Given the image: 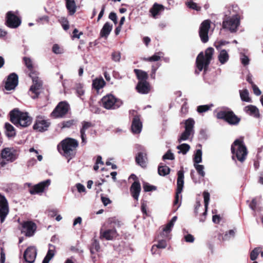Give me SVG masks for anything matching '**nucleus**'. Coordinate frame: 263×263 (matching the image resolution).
<instances>
[{
  "label": "nucleus",
  "instance_id": "obj_1",
  "mask_svg": "<svg viewBox=\"0 0 263 263\" xmlns=\"http://www.w3.org/2000/svg\"><path fill=\"white\" fill-rule=\"evenodd\" d=\"M240 25V15L237 6H232L226 8L224 11L222 28L232 33L237 31Z\"/></svg>",
  "mask_w": 263,
  "mask_h": 263
},
{
  "label": "nucleus",
  "instance_id": "obj_2",
  "mask_svg": "<svg viewBox=\"0 0 263 263\" xmlns=\"http://www.w3.org/2000/svg\"><path fill=\"white\" fill-rule=\"evenodd\" d=\"M78 146L77 140L67 138L61 142L58 146V149L65 157H69L70 159L74 155L76 148Z\"/></svg>",
  "mask_w": 263,
  "mask_h": 263
},
{
  "label": "nucleus",
  "instance_id": "obj_3",
  "mask_svg": "<svg viewBox=\"0 0 263 263\" xmlns=\"http://www.w3.org/2000/svg\"><path fill=\"white\" fill-rule=\"evenodd\" d=\"M231 149L233 160H235L236 158L241 162H243L246 160L248 151L242 140H235L231 145Z\"/></svg>",
  "mask_w": 263,
  "mask_h": 263
},
{
  "label": "nucleus",
  "instance_id": "obj_4",
  "mask_svg": "<svg viewBox=\"0 0 263 263\" xmlns=\"http://www.w3.org/2000/svg\"><path fill=\"white\" fill-rule=\"evenodd\" d=\"M10 121L16 126L27 127L32 122V119L27 112H22L14 109L10 112Z\"/></svg>",
  "mask_w": 263,
  "mask_h": 263
},
{
  "label": "nucleus",
  "instance_id": "obj_5",
  "mask_svg": "<svg viewBox=\"0 0 263 263\" xmlns=\"http://www.w3.org/2000/svg\"><path fill=\"white\" fill-rule=\"evenodd\" d=\"M214 50L212 47L208 48L205 51V55L202 52H201L196 58V66L199 72L201 71L203 69L204 70L206 69L209 65L212 59Z\"/></svg>",
  "mask_w": 263,
  "mask_h": 263
},
{
  "label": "nucleus",
  "instance_id": "obj_6",
  "mask_svg": "<svg viewBox=\"0 0 263 263\" xmlns=\"http://www.w3.org/2000/svg\"><path fill=\"white\" fill-rule=\"evenodd\" d=\"M216 117L223 119L232 125H237L239 124L240 119L235 115L234 112L229 109H226L218 111Z\"/></svg>",
  "mask_w": 263,
  "mask_h": 263
},
{
  "label": "nucleus",
  "instance_id": "obj_7",
  "mask_svg": "<svg viewBox=\"0 0 263 263\" xmlns=\"http://www.w3.org/2000/svg\"><path fill=\"white\" fill-rule=\"evenodd\" d=\"M22 23L21 17L18 11H9L6 15L5 25L9 28L16 29Z\"/></svg>",
  "mask_w": 263,
  "mask_h": 263
},
{
  "label": "nucleus",
  "instance_id": "obj_8",
  "mask_svg": "<svg viewBox=\"0 0 263 263\" xmlns=\"http://www.w3.org/2000/svg\"><path fill=\"white\" fill-rule=\"evenodd\" d=\"M102 106L106 109H116L123 104L122 101L111 94L104 96L101 99Z\"/></svg>",
  "mask_w": 263,
  "mask_h": 263
},
{
  "label": "nucleus",
  "instance_id": "obj_9",
  "mask_svg": "<svg viewBox=\"0 0 263 263\" xmlns=\"http://www.w3.org/2000/svg\"><path fill=\"white\" fill-rule=\"evenodd\" d=\"M185 130L180 135L178 140L179 142L183 141H186L190 139L191 136H193L194 134L195 121L192 118H189L184 121Z\"/></svg>",
  "mask_w": 263,
  "mask_h": 263
},
{
  "label": "nucleus",
  "instance_id": "obj_10",
  "mask_svg": "<svg viewBox=\"0 0 263 263\" xmlns=\"http://www.w3.org/2000/svg\"><path fill=\"white\" fill-rule=\"evenodd\" d=\"M30 77L31 78L33 82V84L30 87V91L34 93L32 98L35 99L40 93V90L42 86V82L34 72H31L30 74Z\"/></svg>",
  "mask_w": 263,
  "mask_h": 263
},
{
  "label": "nucleus",
  "instance_id": "obj_11",
  "mask_svg": "<svg viewBox=\"0 0 263 263\" xmlns=\"http://www.w3.org/2000/svg\"><path fill=\"white\" fill-rule=\"evenodd\" d=\"M129 114L130 116L134 117L131 126L132 132L134 134H139L142 127L140 116L137 115V112L135 110H130Z\"/></svg>",
  "mask_w": 263,
  "mask_h": 263
},
{
  "label": "nucleus",
  "instance_id": "obj_12",
  "mask_svg": "<svg viewBox=\"0 0 263 263\" xmlns=\"http://www.w3.org/2000/svg\"><path fill=\"white\" fill-rule=\"evenodd\" d=\"M69 108V105L66 102H61L53 110L51 115L55 118L62 117L67 114Z\"/></svg>",
  "mask_w": 263,
  "mask_h": 263
},
{
  "label": "nucleus",
  "instance_id": "obj_13",
  "mask_svg": "<svg viewBox=\"0 0 263 263\" xmlns=\"http://www.w3.org/2000/svg\"><path fill=\"white\" fill-rule=\"evenodd\" d=\"M9 212V205L6 197L0 194V222L3 223Z\"/></svg>",
  "mask_w": 263,
  "mask_h": 263
},
{
  "label": "nucleus",
  "instance_id": "obj_14",
  "mask_svg": "<svg viewBox=\"0 0 263 263\" xmlns=\"http://www.w3.org/2000/svg\"><path fill=\"white\" fill-rule=\"evenodd\" d=\"M136 148L141 152H139L137 154L135 160L136 163L140 165L142 167H145L146 166L147 158L146 157V153L144 148L139 145H136Z\"/></svg>",
  "mask_w": 263,
  "mask_h": 263
},
{
  "label": "nucleus",
  "instance_id": "obj_15",
  "mask_svg": "<svg viewBox=\"0 0 263 263\" xmlns=\"http://www.w3.org/2000/svg\"><path fill=\"white\" fill-rule=\"evenodd\" d=\"M210 28V21H204L200 25L199 28V36L201 41L205 43L209 41L208 33Z\"/></svg>",
  "mask_w": 263,
  "mask_h": 263
},
{
  "label": "nucleus",
  "instance_id": "obj_16",
  "mask_svg": "<svg viewBox=\"0 0 263 263\" xmlns=\"http://www.w3.org/2000/svg\"><path fill=\"white\" fill-rule=\"evenodd\" d=\"M51 180L50 179H47L43 181H42L38 184L34 185L32 189L29 191V193L31 195H35L42 193L47 189L50 185Z\"/></svg>",
  "mask_w": 263,
  "mask_h": 263
},
{
  "label": "nucleus",
  "instance_id": "obj_17",
  "mask_svg": "<svg viewBox=\"0 0 263 263\" xmlns=\"http://www.w3.org/2000/svg\"><path fill=\"white\" fill-rule=\"evenodd\" d=\"M1 155L2 158L8 162H12L17 158L15 151L9 147L4 148L1 152Z\"/></svg>",
  "mask_w": 263,
  "mask_h": 263
},
{
  "label": "nucleus",
  "instance_id": "obj_18",
  "mask_svg": "<svg viewBox=\"0 0 263 263\" xmlns=\"http://www.w3.org/2000/svg\"><path fill=\"white\" fill-rule=\"evenodd\" d=\"M22 232L28 237L33 236L36 229V224L31 221L23 222L22 223Z\"/></svg>",
  "mask_w": 263,
  "mask_h": 263
},
{
  "label": "nucleus",
  "instance_id": "obj_19",
  "mask_svg": "<svg viewBox=\"0 0 263 263\" xmlns=\"http://www.w3.org/2000/svg\"><path fill=\"white\" fill-rule=\"evenodd\" d=\"M37 254V251L34 247L30 246L27 248L24 253V258L29 263L34 262Z\"/></svg>",
  "mask_w": 263,
  "mask_h": 263
},
{
  "label": "nucleus",
  "instance_id": "obj_20",
  "mask_svg": "<svg viewBox=\"0 0 263 263\" xmlns=\"http://www.w3.org/2000/svg\"><path fill=\"white\" fill-rule=\"evenodd\" d=\"M50 125V123L44 119L42 117H37L35 123L33 125V129L40 132L47 130Z\"/></svg>",
  "mask_w": 263,
  "mask_h": 263
},
{
  "label": "nucleus",
  "instance_id": "obj_21",
  "mask_svg": "<svg viewBox=\"0 0 263 263\" xmlns=\"http://www.w3.org/2000/svg\"><path fill=\"white\" fill-rule=\"evenodd\" d=\"M18 84V76L15 73H11L5 83V89L7 90L14 89Z\"/></svg>",
  "mask_w": 263,
  "mask_h": 263
},
{
  "label": "nucleus",
  "instance_id": "obj_22",
  "mask_svg": "<svg viewBox=\"0 0 263 263\" xmlns=\"http://www.w3.org/2000/svg\"><path fill=\"white\" fill-rule=\"evenodd\" d=\"M82 128L80 129V134L81 138L82 140L81 143L82 144H85L87 142L86 141V135L85 134V132L89 128L92 127V124L90 122L84 121L82 122Z\"/></svg>",
  "mask_w": 263,
  "mask_h": 263
},
{
  "label": "nucleus",
  "instance_id": "obj_23",
  "mask_svg": "<svg viewBox=\"0 0 263 263\" xmlns=\"http://www.w3.org/2000/svg\"><path fill=\"white\" fill-rule=\"evenodd\" d=\"M136 89L138 92L142 94H147L150 90V85L147 81L139 82Z\"/></svg>",
  "mask_w": 263,
  "mask_h": 263
},
{
  "label": "nucleus",
  "instance_id": "obj_24",
  "mask_svg": "<svg viewBox=\"0 0 263 263\" xmlns=\"http://www.w3.org/2000/svg\"><path fill=\"white\" fill-rule=\"evenodd\" d=\"M117 236V232L115 229H108L104 231L101 230L100 238H105L106 240H111Z\"/></svg>",
  "mask_w": 263,
  "mask_h": 263
},
{
  "label": "nucleus",
  "instance_id": "obj_25",
  "mask_svg": "<svg viewBox=\"0 0 263 263\" xmlns=\"http://www.w3.org/2000/svg\"><path fill=\"white\" fill-rule=\"evenodd\" d=\"M130 192L133 197L136 200H138L141 191V185L139 182L135 181L130 187Z\"/></svg>",
  "mask_w": 263,
  "mask_h": 263
},
{
  "label": "nucleus",
  "instance_id": "obj_26",
  "mask_svg": "<svg viewBox=\"0 0 263 263\" xmlns=\"http://www.w3.org/2000/svg\"><path fill=\"white\" fill-rule=\"evenodd\" d=\"M177 190L178 193H181L184 186V172L180 170L177 173Z\"/></svg>",
  "mask_w": 263,
  "mask_h": 263
},
{
  "label": "nucleus",
  "instance_id": "obj_27",
  "mask_svg": "<svg viewBox=\"0 0 263 263\" xmlns=\"http://www.w3.org/2000/svg\"><path fill=\"white\" fill-rule=\"evenodd\" d=\"M112 29V25L109 22H106L100 31V35L101 37L107 39Z\"/></svg>",
  "mask_w": 263,
  "mask_h": 263
},
{
  "label": "nucleus",
  "instance_id": "obj_28",
  "mask_svg": "<svg viewBox=\"0 0 263 263\" xmlns=\"http://www.w3.org/2000/svg\"><path fill=\"white\" fill-rule=\"evenodd\" d=\"M244 110L247 114L255 118L259 117V110L255 106L252 105L247 106L245 107Z\"/></svg>",
  "mask_w": 263,
  "mask_h": 263
},
{
  "label": "nucleus",
  "instance_id": "obj_29",
  "mask_svg": "<svg viewBox=\"0 0 263 263\" xmlns=\"http://www.w3.org/2000/svg\"><path fill=\"white\" fill-rule=\"evenodd\" d=\"M173 227V225L171 224L170 222H168L166 225L163 228L162 232L160 234V236L162 238L170 239L171 238L170 237V233H171Z\"/></svg>",
  "mask_w": 263,
  "mask_h": 263
},
{
  "label": "nucleus",
  "instance_id": "obj_30",
  "mask_svg": "<svg viewBox=\"0 0 263 263\" xmlns=\"http://www.w3.org/2000/svg\"><path fill=\"white\" fill-rule=\"evenodd\" d=\"M66 7L70 15H73L76 11V4L74 0H65Z\"/></svg>",
  "mask_w": 263,
  "mask_h": 263
},
{
  "label": "nucleus",
  "instance_id": "obj_31",
  "mask_svg": "<svg viewBox=\"0 0 263 263\" xmlns=\"http://www.w3.org/2000/svg\"><path fill=\"white\" fill-rule=\"evenodd\" d=\"M219 50V54L218 57V60L221 64H224L228 61L229 59V55L228 52L225 49Z\"/></svg>",
  "mask_w": 263,
  "mask_h": 263
},
{
  "label": "nucleus",
  "instance_id": "obj_32",
  "mask_svg": "<svg viewBox=\"0 0 263 263\" xmlns=\"http://www.w3.org/2000/svg\"><path fill=\"white\" fill-rule=\"evenodd\" d=\"M134 72L136 74L137 78L139 80V82L146 81V80L148 78V75L146 72L137 69H135Z\"/></svg>",
  "mask_w": 263,
  "mask_h": 263
},
{
  "label": "nucleus",
  "instance_id": "obj_33",
  "mask_svg": "<svg viewBox=\"0 0 263 263\" xmlns=\"http://www.w3.org/2000/svg\"><path fill=\"white\" fill-rule=\"evenodd\" d=\"M235 231L233 230H230L226 232L224 235L219 234L218 239L221 241H226L229 240L231 238L234 237L235 236Z\"/></svg>",
  "mask_w": 263,
  "mask_h": 263
},
{
  "label": "nucleus",
  "instance_id": "obj_34",
  "mask_svg": "<svg viewBox=\"0 0 263 263\" xmlns=\"http://www.w3.org/2000/svg\"><path fill=\"white\" fill-rule=\"evenodd\" d=\"M105 84V82L102 78H96L92 82V86L97 90H99L103 87Z\"/></svg>",
  "mask_w": 263,
  "mask_h": 263
},
{
  "label": "nucleus",
  "instance_id": "obj_35",
  "mask_svg": "<svg viewBox=\"0 0 263 263\" xmlns=\"http://www.w3.org/2000/svg\"><path fill=\"white\" fill-rule=\"evenodd\" d=\"M6 134L8 137H13L15 135V130L14 127L9 123L5 124Z\"/></svg>",
  "mask_w": 263,
  "mask_h": 263
},
{
  "label": "nucleus",
  "instance_id": "obj_36",
  "mask_svg": "<svg viewBox=\"0 0 263 263\" xmlns=\"http://www.w3.org/2000/svg\"><path fill=\"white\" fill-rule=\"evenodd\" d=\"M158 172L159 175L165 176L170 172V168L166 165L160 163L158 166Z\"/></svg>",
  "mask_w": 263,
  "mask_h": 263
},
{
  "label": "nucleus",
  "instance_id": "obj_37",
  "mask_svg": "<svg viewBox=\"0 0 263 263\" xmlns=\"http://www.w3.org/2000/svg\"><path fill=\"white\" fill-rule=\"evenodd\" d=\"M164 7L163 5L155 3L153 7L151 9L150 12L153 15L154 17H156V16L159 13V11L163 10Z\"/></svg>",
  "mask_w": 263,
  "mask_h": 263
},
{
  "label": "nucleus",
  "instance_id": "obj_38",
  "mask_svg": "<svg viewBox=\"0 0 263 263\" xmlns=\"http://www.w3.org/2000/svg\"><path fill=\"white\" fill-rule=\"evenodd\" d=\"M239 93L241 99L242 101L247 102H250L251 101V99L249 96V91L247 89H245L239 90Z\"/></svg>",
  "mask_w": 263,
  "mask_h": 263
},
{
  "label": "nucleus",
  "instance_id": "obj_39",
  "mask_svg": "<svg viewBox=\"0 0 263 263\" xmlns=\"http://www.w3.org/2000/svg\"><path fill=\"white\" fill-rule=\"evenodd\" d=\"M202 153L201 149H198L196 151L193 158L194 164H199L202 162Z\"/></svg>",
  "mask_w": 263,
  "mask_h": 263
},
{
  "label": "nucleus",
  "instance_id": "obj_40",
  "mask_svg": "<svg viewBox=\"0 0 263 263\" xmlns=\"http://www.w3.org/2000/svg\"><path fill=\"white\" fill-rule=\"evenodd\" d=\"M177 148L179 150V153H182L185 155L190 149V146L186 143L181 144L177 146Z\"/></svg>",
  "mask_w": 263,
  "mask_h": 263
},
{
  "label": "nucleus",
  "instance_id": "obj_41",
  "mask_svg": "<svg viewBox=\"0 0 263 263\" xmlns=\"http://www.w3.org/2000/svg\"><path fill=\"white\" fill-rule=\"evenodd\" d=\"M54 255V250L49 249L47 252L46 256L44 257L42 263H49V261L53 257Z\"/></svg>",
  "mask_w": 263,
  "mask_h": 263
},
{
  "label": "nucleus",
  "instance_id": "obj_42",
  "mask_svg": "<svg viewBox=\"0 0 263 263\" xmlns=\"http://www.w3.org/2000/svg\"><path fill=\"white\" fill-rule=\"evenodd\" d=\"M186 6L190 9L195 10L197 11L201 10V7L194 3L192 0H187L186 2Z\"/></svg>",
  "mask_w": 263,
  "mask_h": 263
},
{
  "label": "nucleus",
  "instance_id": "obj_43",
  "mask_svg": "<svg viewBox=\"0 0 263 263\" xmlns=\"http://www.w3.org/2000/svg\"><path fill=\"white\" fill-rule=\"evenodd\" d=\"M160 235L158 236V243L155 245L158 249H164L167 246L165 238L160 239Z\"/></svg>",
  "mask_w": 263,
  "mask_h": 263
},
{
  "label": "nucleus",
  "instance_id": "obj_44",
  "mask_svg": "<svg viewBox=\"0 0 263 263\" xmlns=\"http://www.w3.org/2000/svg\"><path fill=\"white\" fill-rule=\"evenodd\" d=\"M194 167L196 168L198 174L202 177L205 176V173L204 171V167L203 165L199 164H194Z\"/></svg>",
  "mask_w": 263,
  "mask_h": 263
},
{
  "label": "nucleus",
  "instance_id": "obj_45",
  "mask_svg": "<svg viewBox=\"0 0 263 263\" xmlns=\"http://www.w3.org/2000/svg\"><path fill=\"white\" fill-rule=\"evenodd\" d=\"M100 250V245L98 241L95 239L92 243L90 247V252L91 254H94L95 252H98Z\"/></svg>",
  "mask_w": 263,
  "mask_h": 263
},
{
  "label": "nucleus",
  "instance_id": "obj_46",
  "mask_svg": "<svg viewBox=\"0 0 263 263\" xmlns=\"http://www.w3.org/2000/svg\"><path fill=\"white\" fill-rule=\"evenodd\" d=\"M163 53L161 52H159L155 54H154L153 56L147 58L145 59V60L148 61H159L161 57L163 56Z\"/></svg>",
  "mask_w": 263,
  "mask_h": 263
},
{
  "label": "nucleus",
  "instance_id": "obj_47",
  "mask_svg": "<svg viewBox=\"0 0 263 263\" xmlns=\"http://www.w3.org/2000/svg\"><path fill=\"white\" fill-rule=\"evenodd\" d=\"M212 104L209 105H199L197 108V111L199 113H203L208 111L212 106Z\"/></svg>",
  "mask_w": 263,
  "mask_h": 263
},
{
  "label": "nucleus",
  "instance_id": "obj_48",
  "mask_svg": "<svg viewBox=\"0 0 263 263\" xmlns=\"http://www.w3.org/2000/svg\"><path fill=\"white\" fill-rule=\"evenodd\" d=\"M260 252V251L259 248H255L250 253V259L252 260H255L257 258Z\"/></svg>",
  "mask_w": 263,
  "mask_h": 263
},
{
  "label": "nucleus",
  "instance_id": "obj_49",
  "mask_svg": "<svg viewBox=\"0 0 263 263\" xmlns=\"http://www.w3.org/2000/svg\"><path fill=\"white\" fill-rule=\"evenodd\" d=\"M163 160H173L175 159L174 154L171 152L170 150H168L162 157Z\"/></svg>",
  "mask_w": 263,
  "mask_h": 263
},
{
  "label": "nucleus",
  "instance_id": "obj_50",
  "mask_svg": "<svg viewBox=\"0 0 263 263\" xmlns=\"http://www.w3.org/2000/svg\"><path fill=\"white\" fill-rule=\"evenodd\" d=\"M203 198H204V206L206 210L208 209V206L209 204V202L210 201V194L208 192H203Z\"/></svg>",
  "mask_w": 263,
  "mask_h": 263
},
{
  "label": "nucleus",
  "instance_id": "obj_51",
  "mask_svg": "<svg viewBox=\"0 0 263 263\" xmlns=\"http://www.w3.org/2000/svg\"><path fill=\"white\" fill-rule=\"evenodd\" d=\"M240 61L244 66L247 65L249 64L250 60L249 58L243 53L240 54Z\"/></svg>",
  "mask_w": 263,
  "mask_h": 263
},
{
  "label": "nucleus",
  "instance_id": "obj_52",
  "mask_svg": "<svg viewBox=\"0 0 263 263\" xmlns=\"http://www.w3.org/2000/svg\"><path fill=\"white\" fill-rule=\"evenodd\" d=\"M75 123L74 120H69L68 121H64L62 123V128H69L73 125Z\"/></svg>",
  "mask_w": 263,
  "mask_h": 263
},
{
  "label": "nucleus",
  "instance_id": "obj_53",
  "mask_svg": "<svg viewBox=\"0 0 263 263\" xmlns=\"http://www.w3.org/2000/svg\"><path fill=\"white\" fill-rule=\"evenodd\" d=\"M143 189L145 192H150L153 190H156V187L151 185L147 183H144L143 184Z\"/></svg>",
  "mask_w": 263,
  "mask_h": 263
},
{
  "label": "nucleus",
  "instance_id": "obj_54",
  "mask_svg": "<svg viewBox=\"0 0 263 263\" xmlns=\"http://www.w3.org/2000/svg\"><path fill=\"white\" fill-rule=\"evenodd\" d=\"M24 61L26 67L31 70L33 67L31 60L29 58L24 57Z\"/></svg>",
  "mask_w": 263,
  "mask_h": 263
},
{
  "label": "nucleus",
  "instance_id": "obj_55",
  "mask_svg": "<svg viewBox=\"0 0 263 263\" xmlns=\"http://www.w3.org/2000/svg\"><path fill=\"white\" fill-rule=\"evenodd\" d=\"M229 43V42L221 40L215 43V46L218 50H221V47Z\"/></svg>",
  "mask_w": 263,
  "mask_h": 263
},
{
  "label": "nucleus",
  "instance_id": "obj_56",
  "mask_svg": "<svg viewBox=\"0 0 263 263\" xmlns=\"http://www.w3.org/2000/svg\"><path fill=\"white\" fill-rule=\"evenodd\" d=\"M52 51L55 54H61L63 50L58 44H54L52 47Z\"/></svg>",
  "mask_w": 263,
  "mask_h": 263
},
{
  "label": "nucleus",
  "instance_id": "obj_57",
  "mask_svg": "<svg viewBox=\"0 0 263 263\" xmlns=\"http://www.w3.org/2000/svg\"><path fill=\"white\" fill-rule=\"evenodd\" d=\"M112 59L115 62H119L121 59V54L119 52H114L111 55Z\"/></svg>",
  "mask_w": 263,
  "mask_h": 263
},
{
  "label": "nucleus",
  "instance_id": "obj_58",
  "mask_svg": "<svg viewBox=\"0 0 263 263\" xmlns=\"http://www.w3.org/2000/svg\"><path fill=\"white\" fill-rule=\"evenodd\" d=\"M76 187L78 190V192L80 193L85 192L86 189L85 186L81 183H78L76 184Z\"/></svg>",
  "mask_w": 263,
  "mask_h": 263
},
{
  "label": "nucleus",
  "instance_id": "obj_59",
  "mask_svg": "<svg viewBox=\"0 0 263 263\" xmlns=\"http://www.w3.org/2000/svg\"><path fill=\"white\" fill-rule=\"evenodd\" d=\"M184 238L185 241L187 242L192 243L195 240L194 236L190 234H187V235H184Z\"/></svg>",
  "mask_w": 263,
  "mask_h": 263
},
{
  "label": "nucleus",
  "instance_id": "obj_60",
  "mask_svg": "<svg viewBox=\"0 0 263 263\" xmlns=\"http://www.w3.org/2000/svg\"><path fill=\"white\" fill-rule=\"evenodd\" d=\"M76 91L79 97H81L84 93V90L83 88V86L80 84L77 86Z\"/></svg>",
  "mask_w": 263,
  "mask_h": 263
},
{
  "label": "nucleus",
  "instance_id": "obj_61",
  "mask_svg": "<svg viewBox=\"0 0 263 263\" xmlns=\"http://www.w3.org/2000/svg\"><path fill=\"white\" fill-rule=\"evenodd\" d=\"M252 88L253 89V92L255 95L259 96L261 95V92L257 85L253 84V86H252Z\"/></svg>",
  "mask_w": 263,
  "mask_h": 263
},
{
  "label": "nucleus",
  "instance_id": "obj_62",
  "mask_svg": "<svg viewBox=\"0 0 263 263\" xmlns=\"http://www.w3.org/2000/svg\"><path fill=\"white\" fill-rule=\"evenodd\" d=\"M109 18L115 24L117 23V17L115 12H112L110 13L109 15Z\"/></svg>",
  "mask_w": 263,
  "mask_h": 263
},
{
  "label": "nucleus",
  "instance_id": "obj_63",
  "mask_svg": "<svg viewBox=\"0 0 263 263\" xmlns=\"http://www.w3.org/2000/svg\"><path fill=\"white\" fill-rule=\"evenodd\" d=\"M257 205L256 198H254L249 204L250 208L253 211H255Z\"/></svg>",
  "mask_w": 263,
  "mask_h": 263
},
{
  "label": "nucleus",
  "instance_id": "obj_64",
  "mask_svg": "<svg viewBox=\"0 0 263 263\" xmlns=\"http://www.w3.org/2000/svg\"><path fill=\"white\" fill-rule=\"evenodd\" d=\"M101 200H102V202H103V203L104 204V205L105 206L108 205V204H109L111 202L110 200L108 198L105 197H102Z\"/></svg>",
  "mask_w": 263,
  "mask_h": 263
}]
</instances>
